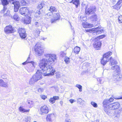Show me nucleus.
<instances>
[{"label": "nucleus", "mask_w": 122, "mask_h": 122, "mask_svg": "<svg viewBox=\"0 0 122 122\" xmlns=\"http://www.w3.org/2000/svg\"><path fill=\"white\" fill-rule=\"evenodd\" d=\"M30 59V57H28V58L27 60H26V61L25 62L23 63H22V64L23 65H24L26 64L27 63H29L30 62V61H29Z\"/></svg>", "instance_id": "obj_45"}, {"label": "nucleus", "mask_w": 122, "mask_h": 122, "mask_svg": "<svg viewBox=\"0 0 122 122\" xmlns=\"http://www.w3.org/2000/svg\"><path fill=\"white\" fill-rule=\"evenodd\" d=\"M120 105L119 102H115L109 105L108 106V108L110 110H115L119 108Z\"/></svg>", "instance_id": "obj_4"}, {"label": "nucleus", "mask_w": 122, "mask_h": 122, "mask_svg": "<svg viewBox=\"0 0 122 122\" xmlns=\"http://www.w3.org/2000/svg\"><path fill=\"white\" fill-rule=\"evenodd\" d=\"M101 42L97 39H95V42L93 43V46L95 48L98 49L101 47Z\"/></svg>", "instance_id": "obj_11"}, {"label": "nucleus", "mask_w": 122, "mask_h": 122, "mask_svg": "<svg viewBox=\"0 0 122 122\" xmlns=\"http://www.w3.org/2000/svg\"><path fill=\"white\" fill-rule=\"evenodd\" d=\"M56 77L57 78H60L61 77L62 74L59 72H57L56 73Z\"/></svg>", "instance_id": "obj_39"}, {"label": "nucleus", "mask_w": 122, "mask_h": 122, "mask_svg": "<svg viewBox=\"0 0 122 122\" xmlns=\"http://www.w3.org/2000/svg\"><path fill=\"white\" fill-rule=\"evenodd\" d=\"M19 7H15L14 6V11L15 12H16L18 11Z\"/></svg>", "instance_id": "obj_52"}, {"label": "nucleus", "mask_w": 122, "mask_h": 122, "mask_svg": "<svg viewBox=\"0 0 122 122\" xmlns=\"http://www.w3.org/2000/svg\"><path fill=\"white\" fill-rule=\"evenodd\" d=\"M117 77L115 78V80L117 81L119 80V79H121L122 78V75H119V74L117 75Z\"/></svg>", "instance_id": "obj_37"}, {"label": "nucleus", "mask_w": 122, "mask_h": 122, "mask_svg": "<svg viewBox=\"0 0 122 122\" xmlns=\"http://www.w3.org/2000/svg\"><path fill=\"white\" fill-rule=\"evenodd\" d=\"M82 26L84 28H91L94 26L93 24H91L88 23H86L82 24Z\"/></svg>", "instance_id": "obj_19"}, {"label": "nucleus", "mask_w": 122, "mask_h": 122, "mask_svg": "<svg viewBox=\"0 0 122 122\" xmlns=\"http://www.w3.org/2000/svg\"><path fill=\"white\" fill-rule=\"evenodd\" d=\"M21 38L22 39L25 38L27 36L26 34V32L25 33H21L20 34H19Z\"/></svg>", "instance_id": "obj_32"}, {"label": "nucleus", "mask_w": 122, "mask_h": 122, "mask_svg": "<svg viewBox=\"0 0 122 122\" xmlns=\"http://www.w3.org/2000/svg\"><path fill=\"white\" fill-rule=\"evenodd\" d=\"M91 104L94 107L96 108L97 107V104L94 102H91Z\"/></svg>", "instance_id": "obj_42"}, {"label": "nucleus", "mask_w": 122, "mask_h": 122, "mask_svg": "<svg viewBox=\"0 0 122 122\" xmlns=\"http://www.w3.org/2000/svg\"><path fill=\"white\" fill-rule=\"evenodd\" d=\"M76 86L79 89V91L81 92L82 91V86L79 84H76Z\"/></svg>", "instance_id": "obj_34"}, {"label": "nucleus", "mask_w": 122, "mask_h": 122, "mask_svg": "<svg viewBox=\"0 0 122 122\" xmlns=\"http://www.w3.org/2000/svg\"><path fill=\"white\" fill-rule=\"evenodd\" d=\"M31 118L30 117L26 116L25 117V120L26 122H30Z\"/></svg>", "instance_id": "obj_35"}, {"label": "nucleus", "mask_w": 122, "mask_h": 122, "mask_svg": "<svg viewBox=\"0 0 122 122\" xmlns=\"http://www.w3.org/2000/svg\"><path fill=\"white\" fill-rule=\"evenodd\" d=\"M48 112V108L46 106L44 105L41 107L40 113L41 114H47Z\"/></svg>", "instance_id": "obj_12"}, {"label": "nucleus", "mask_w": 122, "mask_h": 122, "mask_svg": "<svg viewBox=\"0 0 122 122\" xmlns=\"http://www.w3.org/2000/svg\"><path fill=\"white\" fill-rule=\"evenodd\" d=\"M4 31L6 34L11 33H14L15 30L12 28V27L10 25L7 26L4 28Z\"/></svg>", "instance_id": "obj_7"}, {"label": "nucleus", "mask_w": 122, "mask_h": 122, "mask_svg": "<svg viewBox=\"0 0 122 122\" xmlns=\"http://www.w3.org/2000/svg\"><path fill=\"white\" fill-rule=\"evenodd\" d=\"M60 13H55L54 12V14L53 15V18L51 19V22L52 23H54L56 22V21L59 20L60 18Z\"/></svg>", "instance_id": "obj_8"}, {"label": "nucleus", "mask_w": 122, "mask_h": 122, "mask_svg": "<svg viewBox=\"0 0 122 122\" xmlns=\"http://www.w3.org/2000/svg\"><path fill=\"white\" fill-rule=\"evenodd\" d=\"M49 10H50L51 12H56L57 10L55 7L52 6L50 7Z\"/></svg>", "instance_id": "obj_27"}, {"label": "nucleus", "mask_w": 122, "mask_h": 122, "mask_svg": "<svg viewBox=\"0 0 122 122\" xmlns=\"http://www.w3.org/2000/svg\"><path fill=\"white\" fill-rule=\"evenodd\" d=\"M20 3L21 5H25L26 4L25 1V0H21Z\"/></svg>", "instance_id": "obj_46"}, {"label": "nucleus", "mask_w": 122, "mask_h": 122, "mask_svg": "<svg viewBox=\"0 0 122 122\" xmlns=\"http://www.w3.org/2000/svg\"><path fill=\"white\" fill-rule=\"evenodd\" d=\"M8 76L6 75H4L2 76V78L3 79H6L7 78V77Z\"/></svg>", "instance_id": "obj_56"}, {"label": "nucleus", "mask_w": 122, "mask_h": 122, "mask_svg": "<svg viewBox=\"0 0 122 122\" xmlns=\"http://www.w3.org/2000/svg\"><path fill=\"white\" fill-rule=\"evenodd\" d=\"M112 54V52L111 51L109 52L106 53L103 55V57L106 58V59L108 58Z\"/></svg>", "instance_id": "obj_24"}, {"label": "nucleus", "mask_w": 122, "mask_h": 122, "mask_svg": "<svg viewBox=\"0 0 122 122\" xmlns=\"http://www.w3.org/2000/svg\"><path fill=\"white\" fill-rule=\"evenodd\" d=\"M41 13L40 12V10H37V11L34 14L35 17H37L39 16L41 14Z\"/></svg>", "instance_id": "obj_33"}, {"label": "nucleus", "mask_w": 122, "mask_h": 122, "mask_svg": "<svg viewBox=\"0 0 122 122\" xmlns=\"http://www.w3.org/2000/svg\"><path fill=\"white\" fill-rule=\"evenodd\" d=\"M105 36L104 35H102L101 36H100L98 37V38H97L98 39H102L103 38H104L105 37Z\"/></svg>", "instance_id": "obj_60"}, {"label": "nucleus", "mask_w": 122, "mask_h": 122, "mask_svg": "<svg viewBox=\"0 0 122 122\" xmlns=\"http://www.w3.org/2000/svg\"><path fill=\"white\" fill-rule=\"evenodd\" d=\"M96 11V8L95 6H91L87 8L86 7L85 13L87 15H91L95 13Z\"/></svg>", "instance_id": "obj_5"}, {"label": "nucleus", "mask_w": 122, "mask_h": 122, "mask_svg": "<svg viewBox=\"0 0 122 122\" xmlns=\"http://www.w3.org/2000/svg\"><path fill=\"white\" fill-rule=\"evenodd\" d=\"M10 12L9 10H7L6 12L4 14V16H6L9 15V13Z\"/></svg>", "instance_id": "obj_54"}, {"label": "nucleus", "mask_w": 122, "mask_h": 122, "mask_svg": "<svg viewBox=\"0 0 122 122\" xmlns=\"http://www.w3.org/2000/svg\"><path fill=\"white\" fill-rule=\"evenodd\" d=\"M105 112H107V114H108V115H109V114L108 113V111H106H106H105Z\"/></svg>", "instance_id": "obj_63"}, {"label": "nucleus", "mask_w": 122, "mask_h": 122, "mask_svg": "<svg viewBox=\"0 0 122 122\" xmlns=\"http://www.w3.org/2000/svg\"><path fill=\"white\" fill-rule=\"evenodd\" d=\"M69 1L70 3H72L73 4L75 5L76 7L77 8L78 5L80 4L79 0H71Z\"/></svg>", "instance_id": "obj_20"}, {"label": "nucleus", "mask_w": 122, "mask_h": 122, "mask_svg": "<svg viewBox=\"0 0 122 122\" xmlns=\"http://www.w3.org/2000/svg\"><path fill=\"white\" fill-rule=\"evenodd\" d=\"M40 23L37 21L35 22L34 23V25L36 27H39L40 25Z\"/></svg>", "instance_id": "obj_43"}, {"label": "nucleus", "mask_w": 122, "mask_h": 122, "mask_svg": "<svg viewBox=\"0 0 122 122\" xmlns=\"http://www.w3.org/2000/svg\"><path fill=\"white\" fill-rule=\"evenodd\" d=\"M26 30L25 29L23 28H19L18 29V32L20 34L21 33H25Z\"/></svg>", "instance_id": "obj_29"}, {"label": "nucleus", "mask_w": 122, "mask_h": 122, "mask_svg": "<svg viewBox=\"0 0 122 122\" xmlns=\"http://www.w3.org/2000/svg\"><path fill=\"white\" fill-rule=\"evenodd\" d=\"M43 7V4L42 3H41L40 4L38 5L37 6V8L40 10Z\"/></svg>", "instance_id": "obj_47"}, {"label": "nucleus", "mask_w": 122, "mask_h": 122, "mask_svg": "<svg viewBox=\"0 0 122 122\" xmlns=\"http://www.w3.org/2000/svg\"><path fill=\"white\" fill-rule=\"evenodd\" d=\"M60 103L61 105L62 106L63 104V102L62 101H60Z\"/></svg>", "instance_id": "obj_61"}, {"label": "nucleus", "mask_w": 122, "mask_h": 122, "mask_svg": "<svg viewBox=\"0 0 122 122\" xmlns=\"http://www.w3.org/2000/svg\"><path fill=\"white\" fill-rule=\"evenodd\" d=\"M13 0H1L2 5L4 6V9L1 10V13H4L6 10V7L5 5H6L9 4V1H13Z\"/></svg>", "instance_id": "obj_10"}, {"label": "nucleus", "mask_w": 122, "mask_h": 122, "mask_svg": "<svg viewBox=\"0 0 122 122\" xmlns=\"http://www.w3.org/2000/svg\"><path fill=\"white\" fill-rule=\"evenodd\" d=\"M37 81L36 80L32 77L30 80L29 83L30 85H32L35 82Z\"/></svg>", "instance_id": "obj_22"}, {"label": "nucleus", "mask_w": 122, "mask_h": 122, "mask_svg": "<svg viewBox=\"0 0 122 122\" xmlns=\"http://www.w3.org/2000/svg\"><path fill=\"white\" fill-rule=\"evenodd\" d=\"M104 78L102 77L99 78V79H98L97 81H99V82L100 83H102L104 82V81L103 80H104Z\"/></svg>", "instance_id": "obj_41"}, {"label": "nucleus", "mask_w": 122, "mask_h": 122, "mask_svg": "<svg viewBox=\"0 0 122 122\" xmlns=\"http://www.w3.org/2000/svg\"><path fill=\"white\" fill-rule=\"evenodd\" d=\"M69 60L70 59L69 57H66L64 59V61L66 63H68L69 62Z\"/></svg>", "instance_id": "obj_44"}, {"label": "nucleus", "mask_w": 122, "mask_h": 122, "mask_svg": "<svg viewBox=\"0 0 122 122\" xmlns=\"http://www.w3.org/2000/svg\"><path fill=\"white\" fill-rule=\"evenodd\" d=\"M53 14H54V12L53 13V12L50 11L47 13L46 15V16L50 18L51 17L52 15H53Z\"/></svg>", "instance_id": "obj_36"}, {"label": "nucleus", "mask_w": 122, "mask_h": 122, "mask_svg": "<svg viewBox=\"0 0 122 122\" xmlns=\"http://www.w3.org/2000/svg\"><path fill=\"white\" fill-rule=\"evenodd\" d=\"M110 64L111 66L112 65H116L117 63V61L115 60L112 57L110 58Z\"/></svg>", "instance_id": "obj_18"}, {"label": "nucleus", "mask_w": 122, "mask_h": 122, "mask_svg": "<svg viewBox=\"0 0 122 122\" xmlns=\"http://www.w3.org/2000/svg\"><path fill=\"white\" fill-rule=\"evenodd\" d=\"M19 110L22 112H29V109L26 110L24 109L22 107H20L19 108Z\"/></svg>", "instance_id": "obj_25"}, {"label": "nucleus", "mask_w": 122, "mask_h": 122, "mask_svg": "<svg viewBox=\"0 0 122 122\" xmlns=\"http://www.w3.org/2000/svg\"><path fill=\"white\" fill-rule=\"evenodd\" d=\"M60 53L61 56L62 57L65 56L66 55V54L63 51L61 52Z\"/></svg>", "instance_id": "obj_50"}, {"label": "nucleus", "mask_w": 122, "mask_h": 122, "mask_svg": "<svg viewBox=\"0 0 122 122\" xmlns=\"http://www.w3.org/2000/svg\"><path fill=\"white\" fill-rule=\"evenodd\" d=\"M100 28L99 27L96 28H97V29H95V30H94V31H94V33H96L97 35L102 33L103 32V30L102 29H100Z\"/></svg>", "instance_id": "obj_17"}, {"label": "nucleus", "mask_w": 122, "mask_h": 122, "mask_svg": "<svg viewBox=\"0 0 122 122\" xmlns=\"http://www.w3.org/2000/svg\"><path fill=\"white\" fill-rule=\"evenodd\" d=\"M27 102L29 107L30 108L31 107V105H33V102L31 101H27Z\"/></svg>", "instance_id": "obj_38"}, {"label": "nucleus", "mask_w": 122, "mask_h": 122, "mask_svg": "<svg viewBox=\"0 0 122 122\" xmlns=\"http://www.w3.org/2000/svg\"><path fill=\"white\" fill-rule=\"evenodd\" d=\"M39 44V43H38L35 45V51L36 54L38 56L41 55L43 53L41 46Z\"/></svg>", "instance_id": "obj_2"}, {"label": "nucleus", "mask_w": 122, "mask_h": 122, "mask_svg": "<svg viewBox=\"0 0 122 122\" xmlns=\"http://www.w3.org/2000/svg\"><path fill=\"white\" fill-rule=\"evenodd\" d=\"M69 101L71 103H72L74 102H76V100L72 99H70Z\"/></svg>", "instance_id": "obj_58"}, {"label": "nucleus", "mask_w": 122, "mask_h": 122, "mask_svg": "<svg viewBox=\"0 0 122 122\" xmlns=\"http://www.w3.org/2000/svg\"><path fill=\"white\" fill-rule=\"evenodd\" d=\"M118 20L121 23L122 22V16H120L118 18Z\"/></svg>", "instance_id": "obj_53"}, {"label": "nucleus", "mask_w": 122, "mask_h": 122, "mask_svg": "<svg viewBox=\"0 0 122 122\" xmlns=\"http://www.w3.org/2000/svg\"><path fill=\"white\" fill-rule=\"evenodd\" d=\"M80 50V48L78 46H76L74 49V51L75 53H78Z\"/></svg>", "instance_id": "obj_28"}, {"label": "nucleus", "mask_w": 122, "mask_h": 122, "mask_svg": "<svg viewBox=\"0 0 122 122\" xmlns=\"http://www.w3.org/2000/svg\"><path fill=\"white\" fill-rule=\"evenodd\" d=\"M12 18H13L14 20L17 21L19 20V17L18 15L16 14H15L13 16L11 17Z\"/></svg>", "instance_id": "obj_31"}, {"label": "nucleus", "mask_w": 122, "mask_h": 122, "mask_svg": "<svg viewBox=\"0 0 122 122\" xmlns=\"http://www.w3.org/2000/svg\"><path fill=\"white\" fill-rule=\"evenodd\" d=\"M55 115L54 114H49L47 116L46 118V120L47 122H52V121Z\"/></svg>", "instance_id": "obj_13"}, {"label": "nucleus", "mask_w": 122, "mask_h": 122, "mask_svg": "<svg viewBox=\"0 0 122 122\" xmlns=\"http://www.w3.org/2000/svg\"><path fill=\"white\" fill-rule=\"evenodd\" d=\"M12 3L14 5V6L15 7H20V3L18 1H14L12 2Z\"/></svg>", "instance_id": "obj_23"}, {"label": "nucleus", "mask_w": 122, "mask_h": 122, "mask_svg": "<svg viewBox=\"0 0 122 122\" xmlns=\"http://www.w3.org/2000/svg\"><path fill=\"white\" fill-rule=\"evenodd\" d=\"M59 99V97L58 96H55L50 99L49 101L50 103L53 104L55 103L56 100H58Z\"/></svg>", "instance_id": "obj_15"}, {"label": "nucleus", "mask_w": 122, "mask_h": 122, "mask_svg": "<svg viewBox=\"0 0 122 122\" xmlns=\"http://www.w3.org/2000/svg\"><path fill=\"white\" fill-rule=\"evenodd\" d=\"M83 100L81 98H78L77 100V102H82Z\"/></svg>", "instance_id": "obj_55"}, {"label": "nucleus", "mask_w": 122, "mask_h": 122, "mask_svg": "<svg viewBox=\"0 0 122 122\" xmlns=\"http://www.w3.org/2000/svg\"><path fill=\"white\" fill-rule=\"evenodd\" d=\"M7 81H6L7 82H5L3 81V80H0V85H1V86L3 87H8V85L7 84V82H10V81L9 80V79L8 78L7 79Z\"/></svg>", "instance_id": "obj_14"}, {"label": "nucleus", "mask_w": 122, "mask_h": 122, "mask_svg": "<svg viewBox=\"0 0 122 122\" xmlns=\"http://www.w3.org/2000/svg\"><path fill=\"white\" fill-rule=\"evenodd\" d=\"M46 39V38H43L42 39H43V40H45Z\"/></svg>", "instance_id": "obj_64"}, {"label": "nucleus", "mask_w": 122, "mask_h": 122, "mask_svg": "<svg viewBox=\"0 0 122 122\" xmlns=\"http://www.w3.org/2000/svg\"><path fill=\"white\" fill-rule=\"evenodd\" d=\"M20 13L22 15L25 16L29 14L28 8L27 7H23L20 8Z\"/></svg>", "instance_id": "obj_9"}, {"label": "nucleus", "mask_w": 122, "mask_h": 122, "mask_svg": "<svg viewBox=\"0 0 122 122\" xmlns=\"http://www.w3.org/2000/svg\"><path fill=\"white\" fill-rule=\"evenodd\" d=\"M93 122H99L98 119H97L96 120H95Z\"/></svg>", "instance_id": "obj_62"}, {"label": "nucleus", "mask_w": 122, "mask_h": 122, "mask_svg": "<svg viewBox=\"0 0 122 122\" xmlns=\"http://www.w3.org/2000/svg\"><path fill=\"white\" fill-rule=\"evenodd\" d=\"M46 58L39 60V66L42 69L41 71L38 70L36 73L33 77L37 81L42 79L41 74L45 76L53 75L55 72V71L52 66L49 65L55 62L56 61L57 58L56 55L54 54H46L44 55Z\"/></svg>", "instance_id": "obj_1"}, {"label": "nucleus", "mask_w": 122, "mask_h": 122, "mask_svg": "<svg viewBox=\"0 0 122 122\" xmlns=\"http://www.w3.org/2000/svg\"><path fill=\"white\" fill-rule=\"evenodd\" d=\"M40 33V30L39 29H37L35 30L33 32V34L36 37H37L39 36Z\"/></svg>", "instance_id": "obj_21"}, {"label": "nucleus", "mask_w": 122, "mask_h": 122, "mask_svg": "<svg viewBox=\"0 0 122 122\" xmlns=\"http://www.w3.org/2000/svg\"><path fill=\"white\" fill-rule=\"evenodd\" d=\"M71 121L70 119L67 118L65 119V122H71Z\"/></svg>", "instance_id": "obj_57"}, {"label": "nucleus", "mask_w": 122, "mask_h": 122, "mask_svg": "<svg viewBox=\"0 0 122 122\" xmlns=\"http://www.w3.org/2000/svg\"><path fill=\"white\" fill-rule=\"evenodd\" d=\"M40 97L44 100H45L47 98L46 96L42 94L40 95Z\"/></svg>", "instance_id": "obj_49"}, {"label": "nucleus", "mask_w": 122, "mask_h": 122, "mask_svg": "<svg viewBox=\"0 0 122 122\" xmlns=\"http://www.w3.org/2000/svg\"><path fill=\"white\" fill-rule=\"evenodd\" d=\"M108 61H107V59H106V58L103 57V59L101 60V64L104 66Z\"/></svg>", "instance_id": "obj_26"}, {"label": "nucleus", "mask_w": 122, "mask_h": 122, "mask_svg": "<svg viewBox=\"0 0 122 122\" xmlns=\"http://www.w3.org/2000/svg\"><path fill=\"white\" fill-rule=\"evenodd\" d=\"M43 89L42 88H40L38 89V91L39 93H41L43 91Z\"/></svg>", "instance_id": "obj_51"}, {"label": "nucleus", "mask_w": 122, "mask_h": 122, "mask_svg": "<svg viewBox=\"0 0 122 122\" xmlns=\"http://www.w3.org/2000/svg\"><path fill=\"white\" fill-rule=\"evenodd\" d=\"M30 67L28 68V71L29 72H32L34 71L36 68V66L37 65V63L33 61H30L29 62Z\"/></svg>", "instance_id": "obj_6"}, {"label": "nucleus", "mask_w": 122, "mask_h": 122, "mask_svg": "<svg viewBox=\"0 0 122 122\" xmlns=\"http://www.w3.org/2000/svg\"><path fill=\"white\" fill-rule=\"evenodd\" d=\"M122 0H119L117 3V5H119L122 3Z\"/></svg>", "instance_id": "obj_59"}, {"label": "nucleus", "mask_w": 122, "mask_h": 122, "mask_svg": "<svg viewBox=\"0 0 122 122\" xmlns=\"http://www.w3.org/2000/svg\"><path fill=\"white\" fill-rule=\"evenodd\" d=\"M30 22V18L29 17L25 20L24 23L25 24H29Z\"/></svg>", "instance_id": "obj_30"}, {"label": "nucleus", "mask_w": 122, "mask_h": 122, "mask_svg": "<svg viewBox=\"0 0 122 122\" xmlns=\"http://www.w3.org/2000/svg\"><path fill=\"white\" fill-rule=\"evenodd\" d=\"M92 20L94 21H96L97 20V16L95 14H94V15L92 16Z\"/></svg>", "instance_id": "obj_40"}, {"label": "nucleus", "mask_w": 122, "mask_h": 122, "mask_svg": "<svg viewBox=\"0 0 122 122\" xmlns=\"http://www.w3.org/2000/svg\"><path fill=\"white\" fill-rule=\"evenodd\" d=\"M111 69L114 70L113 74V76H116L119 75L120 72V69L119 66L118 65H116L112 66L111 67Z\"/></svg>", "instance_id": "obj_3"}, {"label": "nucleus", "mask_w": 122, "mask_h": 122, "mask_svg": "<svg viewBox=\"0 0 122 122\" xmlns=\"http://www.w3.org/2000/svg\"><path fill=\"white\" fill-rule=\"evenodd\" d=\"M97 29V28H93L92 29H89L88 30H85V31H86V32H90L91 31H94V30H95V29Z\"/></svg>", "instance_id": "obj_48"}, {"label": "nucleus", "mask_w": 122, "mask_h": 122, "mask_svg": "<svg viewBox=\"0 0 122 122\" xmlns=\"http://www.w3.org/2000/svg\"><path fill=\"white\" fill-rule=\"evenodd\" d=\"M113 100L114 99L112 98H111L110 99H107L103 101V105H107L108 103L113 102Z\"/></svg>", "instance_id": "obj_16"}]
</instances>
